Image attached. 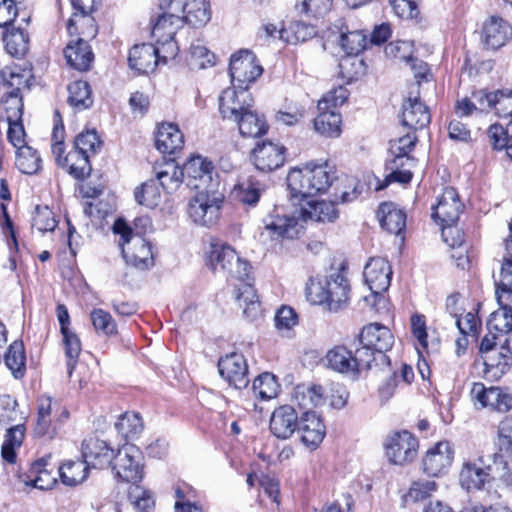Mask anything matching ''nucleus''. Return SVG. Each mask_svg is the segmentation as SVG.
<instances>
[{
    "label": "nucleus",
    "instance_id": "obj_1",
    "mask_svg": "<svg viewBox=\"0 0 512 512\" xmlns=\"http://www.w3.org/2000/svg\"><path fill=\"white\" fill-rule=\"evenodd\" d=\"M207 265L214 272H222L227 277L242 281L236 288V300L239 307L243 309L244 317L250 321L258 319L261 316V305L256 290L251 284L244 282L249 275V263L241 259L231 246L222 242H214L210 245Z\"/></svg>",
    "mask_w": 512,
    "mask_h": 512
},
{
    "label": "nucleus",
    "instance_id": "obj_2",
    "mask_svg": "<svg viewBox=\"0 0 512 512\" xmlns=\"http://www.w3.org/2000/svg\"><path fill=\"white\" fill-rule=\"evenodd\" d=\"M338 218V210L333 201H309L306 206L296 210L293 215H281L277 211L263 220L262 237L272 241L298 238L308 220L330 223Z\"/></svg>",
    "mask_w": 512,
    "mask_h": 512
},
{
    "label": "nucleus",
    "instance_id": "obj_3",
    "mask_svg": "<svg viewBox=\"0 0 512 512\" xmlns=\"http://www.w3.org/2000/svg\"><path fill=\"white\" fill-rule=\"evenodd\" d=\"M337 179L335 167L328 161L309 162L303 168H291L287 175L289 197L293 204L324 193Z\"/></svg>",
    "mask_w": 512,
    "mask_h": 512
},
{
    "label": "nucleus",
    "instance_id": "obj_4",
    "mask_svg": "<svg viewBox=\"0 0 512 512\" xmlns=\"http://www.w3.org/2000/svg\"><path fill=\"white\" fill-rule=\"evenodd\" d=\"M510 460L512 456H508L498 448V451L493 454L492 464L484 466L482 458H479L481 465L476 462H465L460 471V482L467 490L481 489L490 481H501L510 488L512 487Z\"/></svg>",
    "mask_w": 512,
    "mask_h": 512
},
{
    "label": "nucleus",
    "instance_id": "obj_5",
    "mask_svg": "<svg viewBox=\"0 0 512 512\" xmlns=\"http://www.w3.org/2000/svg\"><path fill=\"white\" fill-rule=\"evenodd\" d=\"M416 142V136L411 133L390 141V152L394 158L388 163L390 173L385 178V183L377 189H384L391 182L407 184L412 179L411 168L415 166V159L408 156Z\"/></svg>",
    "mask_w": 512,
    "mask_h": 512
},
{
    "label": "nucleus",
    "instance_id": "obj_6",
    "mask_svg": "<svg viewBox=\"0 0 512 512\" xmlns=\"http://www.w3.org/2000/svg\"><path fill=\"white\" fill-rule=\"evenodd\" d=\"M114 232L121 235L122 254L128 265L141 271L154 266L152 247L148 241L141 236L132 235L131 228L120 220L115 222Z\"/></svg>",
    "mask_w": 512,
    "mask_h": 512
},
{
    "label": "nucleus",
    "instance_id": "obj_7",
    "mask_svg": "<svg viewBox=\"0 0 512 512\" xmlns=\"http://www.w3.org/2000/svg\"><path fill=\"white\" fill-rule=\"evenodd\" d=\"M370 353L367 349H355L354 352L343 345H336L327 351L325 366L351 379H358L362 371L370 369Z\"/></svg>",
    "mask_w": 512,
    "mask_h": 512
},
{
    "label": "nucleus",
    "instance_id": "obj_8",
    "mask_svg": "<svg viewBox=\"0 0 512 512\" xmlns=\"http://www.w3.org/2000/svg\"><path fill=\"white\" fill-rule=\"evenodd\" d=\"M69 417L68 410L49 396H41L37 401V417L34 434L37 437L53 439L58 429Z\"/></svg>",
    "mask_w": 512,
    "mask_h": 512
},
{
    "label": "nucleus",
    "instance_id": "obj_9",
    "mask_svg": "<svg viewBox=\"0 0 512 512\" xmlns=\"http://www.w3.org/2000/svg\"><path fill=\"white\" fill-rule=\"evenodd\" d=\"M223 197L210 189L197 191L188 203V215L197 225L211 227L220 217Z\"/></svg>",
    "mask_w": 512,
    "mask_h": 512
},
{
    "label": "nucleus",
    "instance_id": "obj_10",
    "mask_svg": "<svg viewBox=\"0 0 512 512\" xmlns=\"http://www.w3.org/2000/svg\"><path fill=\"white\" fill-rule=\"evenodd\" d=\"M359 349H367L370 353L369 366L376 360L378 356L382 361L387 359L385 352L391 349L394 343V336L391 331L384 325L379 323H371L365 326L360 335Z\"/></svg>",
    "mask_w": 512,
    "mask_h": 512
},
{
    "label": "nucleus",
    "instance_id": "obj_11",
    "mask_svg": "<svg viewBox=\"0 0 512 512\" xmlns=\"http://www.w3.org/2000/svg\"><path fill=\"white\" fill-rule=\"evenodd\" d=\"M262 72L263 69L257 63L255 55L248 50L239 51L230 58L229 74L235 88L248 89L249 84Z\"/></svg>",
    "mask_w": 512,
    "mask_h": 512
},
{
    "label": "nucleus",
    "instance_id": "obj_12",
    "mask_svg": "<svg viewBox=\"0 0 512 512\" xmlns=\"http://www.w3.org/2000/svg\"><path fill=\"white\" fill-rule=\"evenodd\" d=\"M115 478L136 484L143 478V467L140 463V453L133 445H124L117 450L111 464Z\"/></svg>",
    "mask_w": 512,
    "mask_h": 512
},
{
    "label": "nucleus",
    "instance_id": "obj_13",
    "mask_svg": "<svg viewBox=\"0 0 512 512\" xmlns=\"http://www.w3.org/2000/svg\"><path fill=\"white\" fill-rule=\"evenodd\" d=\"M365 283L371 291V297L378 301L384 300L382 294L391 284L392 269L389 262L381 257H373L364 267Z\"/></svg>",
    "mask_w": 512,
    "mask_h": 512
},
{
    "label": "nucleus",
    "instance_id": "obj_14",
    "mask_svg": "<svg viewBox=\"0 0 512 512\" xmlns=\"http://www.w3.org/2000/svg\"><path fill=\"white\" fill-rule=\"evenodd\" d=\"M454 459L453 445L447 441H439L430 447L422 458V470L432 477H440L448 473Z\"/></svg>",
    "mask_w": 512,
    "mask_h": 512
},
{
    "label": "nucleus",
    "instance_id": "obj_15",
    "mask_svg": "<svg viewBox=\"0 0 512 512\" xmlns=\"http://www.w3.org/2000/svg\"><path fill=\"white\" fill-rule=\"evenodd\" d=\"M386 455L395 465H406L414 460L418 449V440L408 431L391 436L385 444Z\"/></svg>",
    "mask_w": 512,
    "mask_h": 512
},
{
    "label": "nucleus",
    "instance_id": "obj_16",
    "mask_svg": "<svg viewBox=\"0 0 512 512\" xmlns=\"http://www.w3.org/2000/svg\"><path fill=\"white\" fill-rule=\"evenodd\" d=\"M184 181L191 189L208 190L212 186L214 166L211 161L202 156H193L183 165Z\"/></svg>",
    "mask_w": 512,
    "mask_h": 512
},
{
    "label": "nucleus",
    "instance_id": "obj_17",
    "mask_svg": "<svg viewBox=\"0 0 512 512\" xmlns=\"http://www.w3.org/2000/svg\"><path fill=\"white\" fill-rule=\"evenodd\" d=\"M286 148L272 141L258 143L252 150L251 160L255 167L262 172H272L285 163Z\"/></svg>",
    "mask_w": 512,
    "mask_h": 512
},
{
    "label": "nucleus",
    "instance_id": "obj_18",
    "mask_svg": "<svg viewBox=\"0 0 512 512\" xmlns=\"http://www.w3.org/2000/svg\"><path fill=\"white\" fill-rule=\"evenodd\" d=\"M218 370L223 379L236 389L246 388L249 383L248 365L242 354L231 353L221 357Z\"/></svg>",
    "mask_w": 512,
    "mask_h": 512
},
{
    "label": "nucleus",
    "instance_id": "obj_19",
    "mask_svg": "<svg viewBox=\"0 0 512 512\" xmlns=\"http://www.w3.org/2000/svg\"><path fill=\"white\" fill-rule=\"evenodd\" d=\"M253 106V98L247 89H225L219 97V110L226 119L236 120Z\"/></svg>",
    "mask_w": 512,
    "mask_h": 512
},
{
    "label": "nucleus",
    "instance_id": "obj_20",
    "mask_svg": "<svg viewBox=\"0 0 512 512\" xmlns=\"http://www.w3.org/2000/svg\"><path fill=\"white\" fill-rule=\"evenodd\" d=\"M471 396L481 407H490L499 412H507L512 408V395L498 387H485L483 383H474Z\"/></svg>",
    "mask_w": 512,
    "mask_h": 512
},
{
    "label": "nucleus",
    "instance_id": "obj_21",
    "mask_svg": "<svg viewBox=\"0 0 512 512\" xmlns=\"http://www.w3.org/2000/svg\"><path fill=\"white\" fill-rule=\"evenodd\" d=\"M463 205L459 200L457 191L453 187H446L438 198V202L432 207V217L440 225L455 224L462 212Z\"/></svg>",
    "mask_w": 512,
    "mask_h": 512
},
{
    "label": "nucleus",
    "instance_id": "obj_22",
    "mask_svg": "<svg viewBox=\"0 0 512 512\" xmlns=\"http://www.w3.org/2000/svg\"><path fill=\"white\" fill-rule=\"evenodd\" d=\"M116 453L107 442L98 438H89L82 443V457L88 467H110Z\"/></svg>",
    "mask_w": 512,
    "mask_h": 512
},
{
    "label": "nucleus",
    "instance_id": "obj_23",
    "mask_svg": "<svg viewBox=\"0 0 512 512\" xmlns=\"http://www.w3.org/2000/svg\"><path fill=\"white\" fill-rule=\"evenodd\" d=\"M75 12L68 20L67 30L71 37L94 38L97 35V26L93 17L89 16V7L82 0H71Z\"/></svg>",
    "mask_w": 512,
    "mask_h": 512
},
{
    "label": "nucleus",
    "instance_id": "obj_24",
    "mask_svg": "<svg viewBox=\"0 0 512 512\" xmlns=\"http://www.w3.org/2000/svg\"><path fill=\"white\" fill-rule=\"evenodd\" d=\"M297 431L301 434L302 443L311 449L317 448L326 434L325 425L314 411H305L302 414Z\"/></svg>",
    "mask_w": 512,
    "mask_h": 512
},
{
    "label": "nucleus",
    "instance_id": "obj_25",
    "mask_svg": "<svg viewBox=\"0 0 512 512\" xmlns=\"http://www.w3.org/2000/svg\"><path fill=\"white\" fill-rule=\"evenodd\" d=\"M298 415L295 409L289 405L276 408L271 417L269 428L271 433L278 439L290 438L298 427Z\"/></svg>",
    "mask_w": 512,
    "mask_h": 512
},
{
    "label": "nucleus",
    "instance_id": "obj_26",
    "mask_svg": "<svg viewBox=\"0 0 512 512\" xmlns=\"http://www.w3.org/2000/svg\"><path fill=\"white\" fill-rule=\"evenodd\" d=\"M67 63L78 71H88L94 60V54L87 40L73 36L64 49Z\"/></svg>",
    "mask_w": 512,
    "mask_h": 512
},
{
    "label": "nucleus",
    "instance_id": "obj_27",
    "mask_svg": "<svg viewBox=\"0 0 512 512\" xmlns=\"http://www.w3.org/2000/svg\"><path fill=\"white\" fill-rule=\"evenodd\" d=\"M512 38V27L504 19L491 16L482 28V40L487 48L496 50Z\"/></svg>",
    "mask_w": 512,
    "mask_h": 512
},
{
    "label": "nucleus",
    "instance_id": "obj_28",
    "mask_svg": "<svg viewBox=\"0 0 512 512\" xmlns=\"http://www.w3.org/2000/svg\"><path fill=\"white\" fill-rule=\"evenodd\" d=\"M431 121L428 107L418 96H409L402 105V124L412 130L423 129Z\"/></svg>",
    "mask_w": 512,
    "mask_h": 512
},
{
    "label": "nucleus",
    "instance_id": "obj_29",
    "mask_svg": "<svg viewBox=\"0 0 512 512\" xmlns=\"http://www.w3.org/2000/svg\"><path fill=\"white\" fill-rule=\"evenodd\" d=\"M157 51L153 44L135 45L129 52V66L139 73L152 72L159 63Z\"/></svg>",
    "mask_w": 512,
    "mask_h": 512
},
{
    "label": "nucleus",
    "instance_id": "obj_30",
    "mask_svg": "<svg viewBox=\"0 0 512 512\" xmlns=\"http://www.w3.org/2000/svg\"><path fill=\"white\" fill-rule=\"evenodd\" d=\"M181 17L183 24L193 28L204 27L211 19L210 3L207 0H184Z\"/></svg>",
    "mask_w": 512,
    "mask_h": 512
},
{
    "label": "nucleus",
    "instance_id": "obj_31",
    "mask_svg": "<svg viewBox=\"0 0 512 512\" xmlns=\"http://www.w3.org/2000/svg\"><path fill=\"white\" fill-rule=\"evenodd\" d=\"M349 283L347 278L336 273L328 278V298L327 308L329 311L337 312L343 309L349 300Z\"/></svg>",
    "mask_w": 512,
    "mask_h": 512
},
{
    "label": "nucleus",
    "instance_id": "obj_32",
    "mask_svg": "<svg viewBox=\"0 0 512 512\" xmlns=\"http://www.w3.org/2000/svg\"><path fill=\"white\" fill-rule=\"evenodd\" d=\"M184 144L183 134L178 126L172 123H164L158 127L156 133V148L165 154H174Z\"/></svg>",
    "mask_w": 512,
    "mask_h": 512
},
{
    "label": "nucleus",
    "instance_id": "obj_33",
    "mask_svg": "<svg viewBox=\"0 0 512 512\" xmlns=\"http://www.w3.org/2000/svg\"><path fill=\"white\" fill-rule=\"evenodd\" d=\"M378 218L383 229L391 234L400 235L406 226V214L394 203H382L378 209Z\"/></svg>",
    "mask_w": 512,
    "mask_h": 512
},
{
    "label": "nucleus",
    "instance_id": "obj_34",
    "mask_svg": "<svg viewBox=\"0 0 512 512\" xmlns=\"http://www.w3.org/2000/svg\"><path fill=\"white\" fill-rule=\"evenodd\" d=\"M2 41L6 52L15 58L23 57L29 49V35L26 31L15 26L5 28Z\"/></svg>",
    "mask_w": 512,
    "mask_h": 512
},
{
    "label": "nucleus",
    "instance_id": "obj_35",
    "mask_svg": "<svg viewBox=\"0 0 512 512\" xmlns=\"http://www.w3.org/2000/svg\"><path fill=\"white\" fill-rule=\"evenodd\" d=\"M235 121L243 137L257 138L263 136L268 131L265 117L252 111L251 108L242 113L241 116H238Z\"/></svg>",
    "mask_w": 512,
    "mask_h": 512
},
{
    "label": "nucleus",
    "instance_id": "obj_36",
    "mask_svg": "<svg viewBox=\"0 0 512 512\" xmlns=\"http://www.w3.org/2000/svg\"><path fill=\"white\" fill-rule=\"evenodd\" d=\"M61 482L70 487L83 483L89 473V467L84 460H67L58 469Z\"/></svg>",
    "mask_w": 512,
    "mask_h": 512
},
{
    "label": "nucleus",
    "instance_id": "obj_37",
    "mask_svg": "<svg viewBox=\"0 0 512 512\" xmlns=\"http://www.w3.org/2000/svg\"><path fill=\"white\" fill-rule=\"evenodd\" d=\"M338 36V42L342 50L348 55H358L367 46V36L363 31L354 30L349 31L347 28L335 26Z\"/></svg>",
    "mask_w": 512,
    "mask_h": 512
},
{
    "label": "nucleus",
    "instance_id": "obj_38",
    "mask_svg": "<svg viewBox=\"0 0 512 512\" xmlns=\"http://www.w3.org/2000/svg\"><path fill=\"white\" fill-rule=\"evenodd\" d=\"M294 398L301 408L310 411V408L320 406L325 402V389L316 384L297 385L294 389Z\"/></svg>",
    "mask_w": 512,
    "mask_h": 512
},
{
    "label": "nucleus",
    "instance_id": "obj_39",
    "mask_svg": "<svg viewBox=\"0 0 512 512\" xmlns=\"http://www.w3.org/2000/svg\"><path fill=\"white\" fill-rule=\"evenodd\" d=\"M318 110L319 114L314 120L315 130L326 137H338L341 134L340 113L334 110Z\"/></svg>",
    "mask_w": 512,
    "mask_h": 512
},
{
    "label": "nucleus",
    "instance_id": "obj_40",
    "mask_svg": "<svg viewBox=\"0 0 512 512\" xmlns=\"http://www.w3.org/2000/svg\"><path fill=\"white\" fill-rule=\"evenodd\" d=\"M4 362L15 379H22L25 376L26 354L24 344L21 341H14L10 344Z\"/></svg>",
    "mask_w": 512,
    "mask_h": 512
},
{
    "label": "nucleus",
    "instance_id": "obj_41",
    "mask_svg": "<svg viewBox=\"0 0 512 512\" xmlns=\"http://www.w3.org/2000/svg\"><path fill=\"white\" fill-rule=\"evenodd\" d=\"M47 461L44 459L34 462L27 475L26 484L40 490L51 489L57 482L55 476L46 468Z\"/></svg>",
    "mask_w": 512,
    "mask_h": 512
},
{
    "label": "nucleus",
    "instance_id": "obj_42",
    "mask_svg": "<svg viewBox=\"0 0 512 512\" xmlns=\"http://www.w3.org/2000/svg\"><path fill=\"white\" fill-rule=\"evenodd\" d=\"M316 34L315 26L302 21H295L290 23L287 28L280 29L279 38L289 44H297L313 38Z\"/></svg>",
    "mask_w": 512,
    "mask_h": 512
},
{
    "label": "nucleus",
    "instance_id": "obj_43",
    "mask_svg": "<svg viewBox=\"0 0 512 512\" xmlns=\"http://www.w3.org/2000/svg\"><path fill=\"white\" fill-rule=\"evenodd\" d=\"M499 309L490 314L487 321V329L489 332H496L503 336L512 332V308L506 303L498 302Z\"/></svg>",
    "mask_w": 512,
    "mask_h": 512
},
{
    "label": "nucleus",
    "instance_id": "obj_44",
    "mask_svg": "<svg viewBox=\"0 0 512 512\" xmlns=\"http://www.w3.org/2000/svg\"><path fill=\"white\" fill-rule=\"evenodd\" d=\"M25 437V427L22 424L9 428L5 434L1 448L2 458L8 463H15L16 450L22 445Z\"/></svg>",
    "mask_w": 512,
    "mask_h": 512
},
{
    "label": "nucleus",
    "instance_id": "obj_45",
    "mask_svg": "<svg viewBox=\"0 0 512 512\" xmlns=\"http://www.w3.org/2000/svg\"><path fill=\"white\" fill-rule=\"evenodd\" d=\"M155 180L163 191L172 193L179 188L184 181V177L181 168L174 162H168L157 171Z\"/></svg>",
    "mask_w": 512,
    "mask_h": 512
},
{
    "label": "nucleus",
    "instance_id": "obj_46",
    "mask_svg": "<svg viewBox=\"0 0 512 512\" xmlns=\"http://www.w3.org/2000/svg\"><path fill=\"white\" fill-rule=\"evenodd\" d=\"M68 103L76 110H85L92 106L93 98L90 85L86 81L78 80L68 85Z\"/></svg>",
    "mask_w": 512,
    "mask_h": 512
},
{
    "label": "nucleus",
    "instance_id": "obj_47",
    "mask_svg": "<svg viewBox=\"0 0 512 512\" xmlns=\"http://www.w3.org/2000/svg\"><path fill=\"white\" fill-rule=\"evenodd\" d=\"M89 154L79 151H70L63 159V168L76 179H84L90 175L91 165Z\"/></svg>",
    "mask_w": 512,
    "mask_h": 512
},
{
    "label": "nucleus",
    "instance_id": "obj_48",
    "mask_svg": "<svg viewBox=\"0 0 512 512\" xmlns=\"http://www.w3.org/2000/svg\"><path fill=\"white\" fill-rule=\"evenodd\" d=\"M117 432L126 440L137 438L143 431L144 425L139 413L126 412L115 423Z\"/></svg>",
    "mask_w": 512,
    "mask_h": 512
},
{
    "label": "nucleus",
    "instance_id": "obj_49",
    "mask_svg": "<svg viewBox=\"0 0 512 512\" xmlns=\"http://www.w3.org/2000/svg\"><path fill=\"white\" fill-rule=\"evenodd\" d=\"M161 187L155 179H150L137 187L134 192L138 204L148 208L157 207L161 203Z\"/></svg>",
    "mask_w": 512,
    "mask_h": 512
},
{
    "label": "nucleus",
    "instance_id": "obj_50",
    "mask_svg": "<svg viewBox=\"0 0 512 512\" xmlns=\"http://www.w3.org/2000/svg\"><path fill=\"white\" fill-rule=\"evenodd\" d=\"M438 489V484L432 480L413 481L403 496L405 504L423 502L429 499Z\"/></svg>",
    "mask_w": 512,
    "mask_h": 512
},
{
    "label": "nucleus",
    "instance_id": "obj_51",
    "mask_svg": "<svg viewBox=\"0 0 512 512\" xmlns=\"http://www.w3.org/2000/svg\"><path fill=\"white\" fill-rule=\"evenodd\" d=\"M15 165L23 174H35L41 168V158L30 146H22L16 150Z\"/></svg>",
    "mask_w": 512,
    "mask_h": 512
},
{
    "label": "nucleus",
    "instance_id": "obj_52",
    "mask_svg": "<svg viewBox=\"0 0 512 512\" xmlns=\"http://www.w3.org/2000/svg\"><path fill=\"white\" fill-rule=\"evenodd\" d=\"M181 15L160 14L152 28V35L156 39L175 37L178 28L182 27Z\"/></svg>",
    "mask_w": 512,
    "mask_h": 512
},
{
    "label": "nucleus",
    "instance_id": "obj_53",
    "mask_svg": "<svg viewBox=\"0 0 512 512\" xmlns=\"http://www.w3.org/2000/svg\"><path fill=\"white\" fill-rule=\"evenodd\" d=\"M265 191V185L253 178H249L235 188L237 198L246 205L254 206Z\"/></svg>",
    "mask_w": 512,
    "mask_h": 512
},
{
    "label": "nucleus",
    "instance_id": "obj_54",
    "mask_svg": "<svg viewBox=\"0 0 512 512\" xmlns=\"http://www.w3.org/2000/svg\"><path fill=\"white\" fill-rule=\"evenodd\" d=\"M252 388L258 398L270 400L277 396L280 385L272 373L265 372L255 378Z\"/></svg>",
    "mask_w": 512,
    "mask_h": 512
},
{
    "label": "nucleus",
    "instance_id": "obj_55",
    "mask_svg": "<svg viewBox=\"0 0 512 512\" xmlns=\"http://www.w3.org/2000/svg\"><path fill=\"white\" fill-rule=\"evenodd\" d=\"M65 355L67 357V373L71 377L72 372L81 353V341L78 335L72 330L62 332Z\"/></svg>",
    "mask_w": 512,
    "mask_h": 512
},
{
    "label": "nucleus",
    "instance_id": "obj_56",
    "mask_svg": "<svg viewBox=\"0 0 512 512\" xmlns=\"http://www.w3.org/2000/svg\"><path fill=\"white\" fill-rule=\"evenodd\" d=\"M3 106L7 121H21L23 114V101L19 87L13 88L6 94V97L3 100Z\"/></svg>",
    "mask_w": 512,
    "mask_h": 512
},
{
    "label": "nucleus",
    "instance_id": "obj_57",
    "mask_svg": "<svg viewBox=\"0 0 512 512\" xmlns=\"http://www.w3.org/2000/svg\"><path fill=\"white\" fill-rule=\"evenodd\" d=\"M101 140L97 132L92 130H86L78 134L74 141V151H79L84 154H95L101 147Z\"/></svg>",
    "mask_w": 512,
    "mask_h": 512
},
{
    "label": "nucleus",
    "instance_id": "obj_58",
    "mask_svg": "<svg viewBox=\"0 0 512 512\" xmlns=\"http://www.w3.org/2000/svg\"><path fill=\"white\" fill-rule=\"evenodd\" d=\"M306 298L313 305L327 306L328 279L320 281L310 278L306 284Z\"/></svg>",
    "mask_w": 512,
    "mask_h": 512
},
{
    "label": "nucleus",
    "instance_id": "obj_59",
    "mask_svg": "<svg viewBox=\"0 0 512 512\" xmlns=\"http://www.w3.org/2000/svg\"><path fill=\"white\" fill-rule=\"evenodd\" d=\"M503 294H506L507 299L512 298V261L503 259L500 270V278L496 282V299L501 302Z\"/></svg>",
    "mask_w": 512,
    "mask_h": 512
},
{
    "label": "nucleus",
    "instance_id": "obj_60",
    "mask_svg": "<svg viewBox=\"0 0 512 512\" xmlns=\"http://www.w3.org/2000/svg\"><path fill=\"white\" fill-rule=\"evenodd\" d=\"M187 62L192 69H203L215 63V55L204 46L191 45Z\"/></svg>",
    "mask_w": 512,
    "mask_h": 512
},
{
    "label": "nucleus",
    "instance_id": "obj_61",
    "mask_svg": "<svg viewBox=\"0 0 512 512\" xmlns=\"http://www.w3.org/2000/svg\"><path fill=\"white\" fill-rule=\"evenodd\" d=\"M487 140L490 146L494 150H503L505 149L507 152V155L509 154L510 150V136L508 135V128L504 129L499 124H493L491 125L487 130Z\"/></svg>",
    "mask_w": 512,
    "mask_h": 512
},
{
    "label": "nucleus",
    "instance_id": "obj_62",
    "mask_svg": "<svg viewBox=\"0 0 512 512\" xmlns=\"http://www.w3.org/2000/svg\"><path fill=\"white\" fill-rule=\"evenodd\" d=\"M90 316L97 332L104 335H113L117 332V326L112 316L103 309H94Z\"/></svg>",
    "mask_w": 512,
    "mask_h": 512
},
{
    "label": "nucleus",
    "instance_id": "obj_63",
    "mask_svg": "<svg viewBox=\"0 0 512 512\" xmlns=\"http://www.w3.org/2000/svg\"><path fill=\"white\" fill-rule=\"evenodd\" d=\"M348 90L343 86H338L327 92L318 102V109L334 110L343 105L348 98Z\"/></svg>",
    "mask_w": 512,
    "mask_h": 512
},
{
    "label": "nucleus",
    "instance_id": "obj_64",
    "mask_svg": "<svg viewBox=\"0 0 512 512\" xmlns=\"http://www.w3.org/2000/svg\"><path fill=\"white\" fill-rule=\"evenodd\" d=\"M57 226L53 212L47 207H36L32 227L41 233L50 232Z\"/></svg>",
    "mask_w": 512,
    "mask_h": 512
}]
</instances>
